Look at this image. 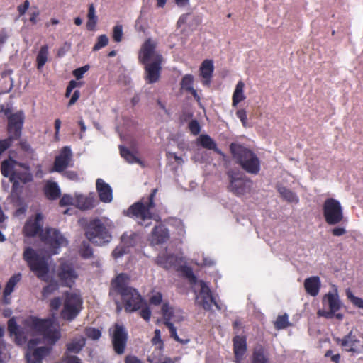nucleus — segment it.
<instances>
[{
	"label": "nucleus",
	"instance_id": "f257e3e1",
	"mask_svg": "<svg viewBox=\"0 0 363 363\" xmlns=\"http://www.w3.org/2000/svg\"><path fill=\"white\" fill-rule=\"evenodd\" d=\"M43 216L41 213H36L33 219H29L23 228V235L28 238H33L38 234L40 240L48 246L52 255L59 252V249L67 245V241L61 233L55 228H46L43 230Z\"/></svg>",
	"mask_w": 363,
	"mask_h": 363
},
{
	"label": "nucleus",
	"instance_id": "f03ea898",
	"mask_svg": "<svg viewBox=\"0 0 363 363\" xmlns=\"http://www.w3.org/2000/svg\"><path fill=\"white\" fill-rule=\"evenodd\" d=\"M130 277L125 273H121L111 280L109 296H120L121 303L127 313L140 310L145 301L138 291L128 286Z\"/></svg>",
	"mask_w": 363,
	"mask_h": 363
},
{
	"label": "nucleus",
	"instance_id": "7ed1b4c3",
	"mask_svg": "<svg viewBox=\"0 0 363 363\" xmlns=\"http://www.w3.org/2000/svg\"><path fill=\"white\" fill-rule=\"evenodd\" d=\"M155 50L156 43L148 38L142 45L138 55L139 62L145 66V79L148 84L158 82L162 69L163 57Z\"/></svg>",
	"mask_w": 363,
	"mask_h": 363
},
{
	"label": "nucleus",
	"instance_id": "20e7f679",
	"mask_svg": "<svg viewBox=\"0 0 363 363\" xmlns=\"http://www.w3.org/2000/svg\"><path fill=\"white\" fill-rule=\"evenodd\" d=\"M157 192V189H153L147 199L142 198L124 211V215L133 218L142 226H149L153 219V213L150 211L155 207L154 199Z\"/></svg>",
	"mask_w": 363,
	"mask_h": 363
},
{
	"label": "nucleus",
	"instance_id": "39448f33",
	"mask_svg": "<svg viewBox=\"0 0 363 363\" xmlns=\"http://www.w3.org/2000/svg\"><path fill=\"white\" fill-rule=\"evenodd\" d=\"M230 151L236 164L246 172L257 174L260 171V160L257 155L250 149L243 145L232 143Z\"/></svg>",
	"mask_w": 363,
	"mask_h": 363
},
{
	"label": "nucleus",
	"instance_id": "423d86ee",
	"mask_svg": "<svg viewBox=\"0 0 363 363\" xmlns=\"http://www.w3.org/2000/svg\"><path fill=\"white\" fill-rule=\"evenodd\" d=\"M84 235L89 241L99 246L109 243L112 239L110 229L106 223L99 218L89 221L84 227Z\"/></svg>",
	"mask_w": 363,
	"mask_h": 363
},
{
	"label": "nucleus",
	"instance_id": "0eeeda50",
	"mask_svg": "<svg viewBox=\"0 0 363 363\" xmlns=\"http://www.w3.org/2000/svg\"><path fill=\"white\" fill-rule=\"evenodd\" d=\"M23 257L30 271H32L39 279L45 282H49L50 281L48 276L49 266L45 257L39 255L33 248L28 247L23 252Z\"/></svg>",
	"mask_w": 363,
	"mask_h": 363
},
{
	"label": "nucleus",
	"instance_id": "6e6552de",
	"mask_svg": "<svg viewBox=\"0 0 363 363\" xmlns=\"http://www.w3.org/2000/svg\"><path fill=\"white\" fill-rule=\"evenodd\" d=\"M323 215L328 225H338L345 218L340 202L333 198H328L325 200L323 204Z\"/></svg>",
	"mask_w": 363,
	"mask_h": 363
},
{
	"label": "nucleus",
	"instance_id": "1a4fd4ad",
	"mask_svg": "<svg viewBox=\"0 0 363 363\" xmlns=\"http://www.w3.org/2000/svg\"><path fill=\"white\" fill-rule=\"evenodd\" d=\"M227 174L229 179L228 189L234 195L241 196L251 191L252 181L243 174L231 170Z\"/></svg>",
	"mask_w": 363,
	"mask_h": 363
},
{
	"label": "nucleus",
	"instance_id": "9d476101",
	"mask_svg": "<svg viewBox=\"0 0 363 363\" xmlns=\"http://www.w3.org/2000/svg\"><path fill=\"white\" fill-rule=\"evenodd\" d=\"M65 296L63 308L60 315L62 319L72 321L82 311L83 301L79 294L74 292H66Z\"/></svg>",
	"mask_w": 363,
	"mask_h": 363
},
{
	"label": "nucleus",
	"instance_id": "9b49d317",
	"mask_svg": "<svg viewBox=\"0 0 363 363\" xmlns=\"http://www.w3.org/2000/svg\"><path fill=\"white\" fill-rule=\"evenodd\" d=\"M60 286L72 288L76 282L79 275L74 264L67 260L61 261L55 270Z\"/></svg>",
	"mask_w": 363,
	"mask_h": 363
},
{
	"label": "nucleus",
	"instance_id": "f8f14e48",
	"mask_svg": "<svg viewBox=\"0 0 363 363\" xmlns=\"http://www.w3.org/2000/svg\"><path fill=\"white\" fill-rule=\"evenodd\" d=\"M200 286L201 289L196 296L195 303L205 311H211L212 305H213L217 310L220 311L222 309V305L216 301L208 284L204 281L201 280Z\"/></svg>",
	"mask_w": 363,
	"mask_h": 363
},
{
	"label": "nucleus",
	"instance_id": "ddd939ff",
	"mask_svg": "<svg viewBox=\"0 0 363 363\" xmlns=\"http://www.w3.org/2000/svg\"><path fill=\"white\" fill-rule=\"evenodd\" d=\"M177 309V308L170 306L169 304L167 302L163 303L161 308L163 318V323L168 328L170 337L172 338L182 345H186L189 342L190 340L188 338H180L177 335L176 327H174V324L172 323V320L174 315V313H176Z\"/></svg>",
	"mask_w": 363,
	"mask_h": 363
},
{
	"label": "nucleus",
	"instance_id": "4468645a",
	"mask_svg": "<svg viewBox=\"0 0 363 363\" xmlns=\"http://www.w3.org/2000/svg\"><path fill=\"white\" fill-rule=\"evenodd\" d=\"M39 342L38 339H31L28 342V350L26 354L28 363H42L43 359L50 353L51 347L43 346L35 348Z\"/></svg>",
	"mask_w": 363,
	"mask_h": 363
},
{
	"label": "nucleus",
	"instance_id": "2eb2a0df",
	"mask_svg": "<svg viewBox=\"0 0 363 363\" xmlns=\"http://www.w3.org/2000/svg\"><path fill=\"white\" fill-rule=\"evenodd\" d=\"M111 336L114 352L117 354H123L125 352L128 342V333L125 327L116 323L113 325Z\"/></svg>",
	"mask_w": 363,
	"mask_h": 363
},
{
	"label": "nucleus",
	"instance_id": "dca6fc26",
	"mask_svg": "<svg viewBox=\"0 0 363 363\" xmlns=\"http://www.w3.org/2000/svg\"><path fill=\"white\" fill-rule=\"evenodd\" d=\"M25 121V115L22 111H18L9 116L7 124L8 136L17 140L22 135Z\"/></svg>",
	"mask_w": 363,
	"mask_h": 363
},
{
	"label": "nucleus",
	"instance_id": "f3484780",
	"mask_svg": "<svg viewBox=\"0 0 363 363\" xmlns=\"http://www.w3.org/2000/svg\"><path fill=\"white\" fill-rule=\"evenodd\" d=\"M335 340L346 352L359 354L363 351V343L352 330L342 338L337 337Z\"/></svg>",
	"mask_w": 363,
	"mask_h": 363
},
{
	"label": "nucleus",
	"instance_id": "a211bd4d",
	"mask_svg": "<svg viewBox=\"0 0 363 363\" xmlns=\"http://www.w3.org/2000/svg\"><path fill=\"white\" fill-rule=\"evenodd\" d=\"M325 303L328 305L330 310L328 311L319 310L318 315L326 318H332L335 313L340 308V301L339 300L337 294L331 292L325 294L323 298V304Z\"/></svg>",
	"mask_w": 363,
	"mask_h": 363
},
{
	"label": "nucleus",
	"instance_id": "6ab92c4d",
	"mask_svg": "<svg viewBox=\"0 0 363 363\" xmlns=\"http://www.w3.org/2000/svg\"><path fill=\"white\" fill-rule=\"evenodd\" d=\"M7 329L11 336L14 337L16 345H23L26 343L28 337L25 328L19 326L14 317L10 318L7 323Z\"/></svg>",
	"mask_w": 363,
	"mask_h": 363
},
{
	"label": "nucleus",
	"instance_id": "aec40b11",
	"mask_svg": "<svg viewBox=\"0 0 363 363\" xmlns=\"http://www.w3.org/2000/svg\"><path fill=\"white\" fill-rule=\"evenodd\" d=\"M23 325L41 335L46 329L49 328V326H52V322L49 319H40L30 316L24 320Z\"/></svg>",
	"mask_w": 363,
	"mask_h": 363
},
{
	"label": "nucleus",
	"instance_id": "412c9836",
	"mask_svg": "<svg viewBox=\"0 0 363 363\" xmlns=\"http://www.w3.org/2000/svg\"><path fill=\"white\" fill-rule=\"evenodd\" d=\"M72 150L69 146L62 148L59 155L56 156L54 161V170L57 172H63L69 165L72 159Z\"/></svg>",
	"mask_w": 363,
	"mask_h": 363
},
{
	"label": "nucleus",
	"instance_id": "4be33fe9",
	"mask_svg": "<svg viewBox=\"0 0 363 363\" xmlns=\"http://www.w3.org/2000/svg\"><path fill=\"white\" fill-rule=\"evenodd\" d=\"M96 188L101 201L110 203L113 199L112 189L102 179L99 178L96 182Z\"/></svg>",
	"mask_w": 363,
	"mask_h": 363
},
{
	"label": "nucleus",
	"instance_id": "5701e85b",
	"mask_svg": "<svg viewBox=\"0 0 363 363\" xmlns=\"http://www.w3.org/2000/svg\"><path fill=\"white\" fill-rule=\"evenodd\" d=\"M169 238V233L167 228L160 224L155 226L151 233V241L155 245H160L166 242Z\"/></svg>",
	"mask_w": 363,
	"mask_h": 363
},
{
	"label": "nucleus",
	"instance_id": "b1692460",
	"mask_svg": "<svg viewBox=\"0 0 363 363\" xmlns=\"http://www.w3.org/2000/svg\"><path fill=\"white\" fill-rule=\"evenodd\" d=\"M233 352L235 361L240 363L247 351V342L245 337L235 336L233 339Z\"/></svg>",
	"mask_w": 363,
	"mask_h": 363
},
{
	"label": "nucleus",
	"instance_id": "393cba45",
	"mask_svg": "<svg viewBox=\"0 0 363 363\" xmlns=\"http://www.w3.org/2000/svg\"><path fill=\"white\" fill-rule=\"evenodd\" d=\"M214 67L213 61L205 60L200 67V76L203 78L202 84L204 86H209L213 76Z\"/></svg>",
	"mask_w": 363,
	"mask_h": 363
},
{
	"label": "nucleus",
	"instance_id": "a878e982",
	"mask_svg": "<svg viewBox=\"0 0 363 363\" xmlns=\"http://www.w3.org/2000/svg\"><path fill=\"white\" fill-rule=\"evenodd\" d=\"M320 286V280L318 276L306 278L304 281L305 290L311 296H316L318 294Z\"/></svg>",
	"mask_w": 363,
	"mask_h": 363
},
{
	"label": "nucleus",
	"instance_id": "bb28decb",
	"mask_svg": "<svg viewBox=\"0 0 363 363\" xmlns=\"http://www.w3.org/2000/svg\"><path fill=\"white\" fill-rule=\"evenodd\" d=\"M19 165L24 168V171H18L16 170L13 172L10 176V181H13V179H17V181H21L23 184H27L30 182L33 179V174L30 172V167L23 163H20Z\"/></svg>",
	"mask_w": 363,
	"mask_h": 363
},
{
	"label": "nucleus",
	"instance_id": "cd10ccee",
	"mask_svg": "<svg viewBox=\"0 0 363 363\" xmlns=\"http://www.w3.org/2000/svg\"><path fill=\"white\" fill-rule=\"evenodd\" d=\"M10 182L12 183L11 191L10 194L11 201L15 206H21L23 203V200L21 197L23 186L17 179H13V181Z\"/></svg>",
	"mask_w": 363,
	"mask_h": 363
},
{
	"label": "nucleus",
	"instance_id": "c85d7f7f",
	"mask_svg": "<svg viewBox=\"0 0 363 363\" xmlns=\"http://www.w3.org/2000/svg\"><path fill=\"white\" fill-rule=\"evenodd\" d=\"M277 190L281 199L289 203L297 204L299 202L298 195L291 189L281 184H277Z\"/></svg>",
	"mask_w": 363,
	"mask_h": 363
},
{
	"label": "nucleus",
	"instance_id": "c756f323",
	"mask_svg": "<svg viewBox=\"0 0 363 363\" xmlns=\"http://www.w3.org/2000/svg\"><path fill=\"white\" fill-rule=\"evenodd\" d=\"M43 192L45 197L52 201L59 199L61 195L59 186L54 182H47L43 188Z\"/></svg>",
	"mask_w": 363,
	"mask_h": 363
},
{
	"label": "nucleus",
	"instance_id": "7c9ffc66",
	"mask_svg": "<svg viewBox=\"0 0 363 363\" xmlns=\"http://www.w3.org/2000/svg\"><path fill=\"white\" fill-rule=\"evenodd\" d=\"M200 145L207 150H213L219 155L224 156V153L217 147L216 143L208 135L206 134L201 135L199 138Z\"/></svg>",
	"mask_w": 363,
	"mask_h": 363
},
{
	"label": "nucleus",
	"instance_id": "2f4dec72",
	"mask_svg": "<svg viewBox=\"0 0 363 363\" xmlns=\"http://www.w3.org/2000/svg\"><path fill=\"white\" fill-rule=\"evenodd\" d=\"M21 274L18 273L13 274L7 281L3 292L4 302L6 303H9V301H6L7 297L13 291L16 285L21 281Z\"/></svg>",
	"mask_w": 363,
	"mask_h": 363
},
{
	"label": "nucleus",
	"instance_id": "473e14b6",
	"mask_svg": "<svg viewBox=\"0 0 363 363\" xmlns=\"http://www.w3.org/2000/svg\"><path fill=\"white\" fill-rule=\"evenodd\" d=\"M77 206L82 210H89L94 206V196L91 194L89 196L79 195L76 197Z\"/></svg>",
	"mask_w": 363,
	"mask_h": 363
},
{
	"label": "nucleus",
	"instance_id": "72a5a7b5",
	"mask_svg": "<svg viewBox=\"0 0 363 363\" xmlns=\"http://www.w3.org/2000/svg\"><path fill=\"white\" fill-rule=\"evenodd\" d=\"M41 335H43L45 341L51 345H55L61 337L60 330L54 329L52 325L49 326V328L46 329Z\"/></svg>",
	"mask_w": 363,
	"mask_h": 363
},
{
	"label": "nucleus",
	"instance_id": "f704fd0d",
	"mask_svg": "<svg viewBox=\"0 0 363 363\" xmlns=\"http://www.w3.org/2000/svg\"><path fill=\"white\" fill-rule=\"evenodd\" d=\"M139 240V235L136 233H124L121 238V245H123L127 249L134 247L137 245Z\"/></svg>",
	"mask_w": 363,
	"mask_h": 363
},
{
	"label": "nucleus",
	"instance_id": "c9c22d12",
	"mask_svg": "<svg viewBox=\"0 0 363 363\" xmlns=\"http://www.w3.org/2000/svg\"><path fill=\"white\" fill-rule=\"evenodd\" d=\"M245 84L242 81H239L236 84L235 91L233 94L232 104L233 106L237 105L245 99L244 94Z\"/></svg>",
	"mask_w": 363,
	"mask_h": 363
},
{
	"label": "nucleus",
	"instance_id": "e433bc0d",
	"mask_svg": "<svg viewBox=\"0 0 363 363\" xmlns=\"http://www.w3.org/2000/svg\"><path fill=\"white\" fill-rule=\"evenodd\" d=\"M267 357L264 349L261 345H257L254 348L252 363H267Z\"/></svg>",
	"mask_w": 363,
	"mask_h": 363
},
{
	"label": "nucleus",
	"instance_id": "4c0bfd02",
	"mask_svg": "<svg viewBox=\"0 0 363 363\" xmlns=\"http://www.w3.org/2000/svg\"><path fill=\"white\" fill-rule=\"evenodd\" d=\"M84 345L85 340L83 337H82L79 340H74L71 342L67 344V351L65 352H67V354H78L84 347Z\"/></svg>",
	"mask_w": 363,
	"mask_h": 363
},
{
	"label": "nucleus",
	"instance_id": "58836bf2",
	"mask_svg": "<svg viewBox=\"0 0 363 363\" xmlns=\"http://www.w3.org/2000/svg\"><path fill=\"white\" fill-rule=\"evenodd\" d=\"M87 18L88 21L86 22V28L89 30H93L97 23V16L96 15L95 7L93 4H90L89 5Z\"/></svg>",
	"mask_w": 363,
	"mask_h": 363
},
{
	"label": "nucleus",
	"instance_id": "ea45409f",
	"mask_svg": "<svg viewBox=\"0 0 363 363\" xmlns=\"http://www.w3.org/2000/svg\"><path fill=\"white\" fill-rule=\"evenodd\" d=\"M48 45H43L36 57L37 68L40 69L42 68L48 61Z\"/></svg>",
	"mask_w": 363,
	"mask_h": 363
},
{
	"label": "nucleus",
	"instance_id": "a19ab883",
	"mask_svg": "<svg viewBox=\"0 0 363 363\" xmlns=\"http://www.w3.org/2000/svg\"><path fill=\"white\" fill-rule=\"evenodd\" d=\"M14 163H16V161L11 159L6 160L2 162L1 172L4 177H9L10 179L11 174L16 171L13 169Z\"/></svg>",
	"mask_w": 363,
	"mask_h": 363
},
{
	"label": "nucleus",
	"instance_id": "79ce46f5",
	"mask_svg": "<svg viewBox=\"0 0 363 363\" xmlns=\"http://www.w3.org/2000/svg\"><path fill=\"white\" fill-rule=\"evenodd\" d=\"M120 155L124 158L128 162L133 163H139L140 160L136 157V156L130 152L127 147L124 146H120Z\"/></svg>",
	"mask_w": 363,
	"mask_h": 363
},
{
	"label": "nucleus",
	"instance_id": "37998d69",
	"mask_svg": "<svg viewBox=\"0 0 363 363\" xmlns=\"http://www.w3.org/2000/svg\"><path fill=\"white\" fill-rule=\"evenodd\" d=\"M60 283L56 281H50L48 285L44 286L42 290V296L44 298H47L55 291L59 289Z\"/></svg>",
	"mask_w": 363,
	"mask_h": 363
},
{
	"label": "nucleus",
	"instance_id": "c03bdc74",
	"mask_svg": "<svg viewBox=\"0 0 363 363\" xmlns=\"http://www.w3.org/2000/svg\"><path fill=\"white\" fill-rule=\"evenodd\" d=\"M181 89L186 91V92L194 88V77L192 74H185L180 83Z\"/></svg>",
	"mask_w": 363,
	"mask_h": 363
},
{
	"label": "nucleus",
	"instance_id": "a18cd8bd",
	"mask_svg": "<svg viewBox=\"0 0 363 363\" xmlns=\"http://www.w3.org/2000/svg\"><path fill=\"white\" fill-rule=\"evenodd\" d=\"M274 327L277 330L285 329L288 326L291 325L289 321V316L287 314H284L282 315H279L277 318L276 321L274 323Z\"/></svg>",
	"mask_w": 363,
	"mask_h": 363
},
{
	"label": "nucleus",
	"instance_id": "49530a36",
	"mask_svg": "<svg viewBox=\"0 0 363 363\" xmlns=\"http://www.w3.org/2000/svg\"><path fill=\"white\" fill-rule=\"evenodd\" d=\"M79 253H80L81 257L84 259L90 258L93 255L92 247L88 242L84 241L82 244V247L80 248Z\"/></svg>",
	"mask_w": 363,
	"mask_h": 363
},
{
	"label": "nucleus",
	"instance_id": "de8ad7c7",
	"mask_svg": "<svg viewBox=\"0 0 363 363\" xmlns=\"http://www.w3.org/2000/svg\"><path fill=\"white\" fill-rule=\"evenodd\" d=\"M347 298L352 302V303L359 308L363 309V299L355 296L352 292L347 289L346 291Z\"/></svg>",
	"mask_w": 363,
	"mask_h": 363
},
{
	"label": "nucleus",
	"instance_id": "09e8293b",
	"mask_svg": "<svg viewBox=\"0 0 363 363\" xmlns=\"http://www.w3.org/2000/svg\"><path fill=\"white\" fill-rule=\"evenodd\" d=\"M85 334L88 338L93 340H99L101 336V332L99 329L95 328H86Z\"/></svg>",
	"mask_w": 363,
	"mask_h": 363
},
{
	"label": "nucleus",
	"instance_id": "8fccbe9b",
	"mask_svg": "<svg viewBox=\"0 0 363 363\" xmlns=\"http://www.w3.org/2000/svg\"><path fill=\"white\" fill-rule=\"evenodd\" d=\"M108 43V38L106 35H101L97 38L96 43L93 47V50L96 51L106 46Z\"/></svg>",
	"mask_w": 363,
	"mask_h": 363
},
{
	"label": "nucleus",
	"instance_id": "3c124183",
	"mask_svg": "<svg viewBox=\"0 0 363 363\" xmlns=\"http://www.w3.org/2000/svg\"><path fill=\"white\" fill-rule=\"evenodd\" d=\"M56 363H82V360L75 355H71L65 352L62 359Z\"/></svg>",
	"mask_w": 363,
	"mask_h": 363
},
{
	"label": "nucleus",
	"instance_id": "603ef678",
	"mask_svg": "<svg viewBox=\"0 0 363 363\" xmlns=\"http://www.w3.org/2000/svg\"><path fill=\"white\" fill-rule=\"evenodd\" d=\"M113 39L115 42L119 43L123 38V26L116 25L113 28Z\"/></svg>",
	"mask_w": 363,
	"mask_h": 363
},
{
	"label": "nucleus",
	"instance_id": "864d4df0",
	"mask_svg": "<svg viewBox=\"0 0 363 363\" xmlns=\"http://www.w3.org/2000/svg\"><path fill=\"white\" fill-rule=\"evenodd\" d=\"M15 140H16L9 136L4 140H0V156L11 146L13 142Z\"/></svg>",
	"mask_w": 363,
	"mask_h": 363
},
{
	"label": "nucleus",
	"instance_id": "5fc2aeb1",
	"mask_svg": "<svg viewBox=\"0 0 363 363\" xmlns=\"http://www.w3.org/2000/svg\"><path fill=\"white\" fill-rule=\"evenodd\" d=\"M128 252V249H127L123 245L121 246L116 247L113 251L112 252V255L115 259H118L125 254Z\"/></svg>",
	"mask_w": 363,
	"mask_h": 363
},
{
	"label": "nucleus",
	"instance_id": "6e6d98bb",
	"mask_svg": "<svg viewBox=\"0 0 363 363\" xmlns=\"http://www.w3.org/2000/svg\"><path fill=\"white\" fill-rule=\"evenodd\" d=\"M82 85V82H76L75 80H71L66 89L65 97H69L71 95L72 90L76 87H80Z\"/></svg>",
	"mask_w": 363,
	"mask_h": 363
},
{
	"label": "nucleus",
	"instance_id": "4d7b16f0",
	"mask_svg": "<svg viewBox=\"0 0 363 363\" xmlns=\"http://www.w3.org/2000/svg\"><path fill=\"white\" fill-rule=\"evenodd\" d=\"M189 128L191 134L194 135H198L201 131V126L196 120H192L189 123Z\"/></svg>",
	"mask_w": 363,
	"mask_h": 363
},
{
	"label": "nucleus",
	"instance_id": "13d9d810",
	"mask_svg": "<svg viewBox=\"0 0 363 363\" xmlns=\"http://www.w3.org/2000/svg\"><path fill=\"white\" fill-rule=\"evenodd\" d=\"M140 310V316L143 318L145 320L149 321L152 313L149 307L147 306V303H145V305H144V306H143Z\"/></svg>",
	"mask_w": 363,
	"mask_h": 363
},
{
	"label": "nucleus",
	"instance_id": "bf43d9fd",
	"mask_svg": "<svg viewBox=\"0 0 363 363\" xmlns=\"http://www.w3.org/2000/svg\"><path fill=\"white\" fill-rule=\"evenodd\" d=\"M89 66L85 65L77 68L73 71V75L77 79H80L83 77V75L89 70Z\"/></svg>",
	"mask_w": 363,
	"mask_h": 363
},
{
	"label": "nucleus",
	"instance_id": "052dcab7",
	"mask_svg": "<svg viewBox=\"0 0 363 363\" xmlns=\"http://www.w3.org/2000/svg\"><path fill=\"white\" fill-rule=\"evenodd\" d=\"M30 6V2L28 0L24 1L23 4H20L17 6V11L20 16H23L26 11L28 9Z\"/></svg>",
	"mask_w": 363,
	"mask_h": 363
},
{
	"label": "nucleus",
	"instance_id": "680f3d73",
	"mask_svg": "<svg viewBox=\"0 0 363 363\" xmlns=\"http://www.w3.org/2000/svg\"><path fill=\"white\" fill-rule=\"evenodd\" d=\"M62 305V300L60 297H55L50 301V307L52 311H57Z\"/></svg>",
	"mask_w": 363,
	"mask_h": 363
},
{
	"label": "nucleus",
	"instance_id": "e2e57ef3",
	"mask_svg": "<svg viewBox=\"0 0 363 363\" xmlns=\"http://www.w3.org/2000/svg\"><path fill=\"white\" fill-rule=\"evenodd\" d=\"M72 197L69 195L65 194L60 199L59 204L60 206H66L72 204Z\"/></svg>",
	"mask_w": 363,
	"mask_h": 363
},
{
	"label": "nucleus",
	"instance_id": "0e129e2a",
	"mask_svg": "<svg viewBox=\"0 0 363 363\" xmlns=\"http://www.w3.org/2000/svg\"><path fill=\"white\" fill-rule=\"evenodd\" d=\"M347 233V230L343 226H336L331 230V233L333 236H342Z\"/></svg>",
	"mask_w": 363,
	"mask_h": 363
},
{
	"label": "nucleus",
	"instance_id": "69168bd1",
	"mask_svg": "<svg viewBox=\"0 0 363 363\" xmlns=\"http://www.w3.org/2000/svg\"><path fill=\"white\" fill-rule=\"evenodd\" d=\"M237 117L241 121L244 126H245L247 121V112L245 109H239L236 111Z\"/></svg>",
	"mask_w": 363,
	"mask_h": 363
},
{
	"label": "nucleus",
	"instance_id": "338daca9",
	"mask_svg": "<svg viewBox=\"0 0 363 363\" xmlns=\"http://www.w3.org/2000/svg\"><path fill=\"white\" fill-rule=\"evenodd\" d=\"M184 320V311L180 308H177L172 320H173L175 323H180L182 322Z\"/></svg>",
	"mask_w": 363,
	"mask_h": 363
},
{
	"label": "nucleus",
	"instance_id": "774afa93",
	"mask_svg": "<svg viewBox=\"0 0 363 363\" xmlns=\"http://www.w3.org/2000/svg\"><path fill=\"white\" fill-rule=\"evenodd\" d=\"M124 363H143V361L135 355H127Z\"/></svg>",
	"mask_w": 363,
	"mask_h": 363
}]
</instances>
